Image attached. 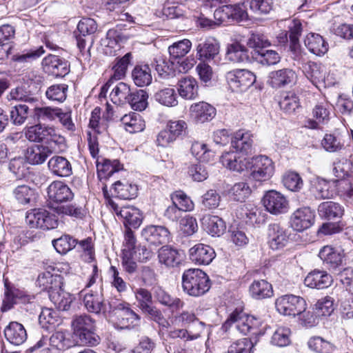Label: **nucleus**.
Here are the masks:
<instances>
[{"mask_svg":"<svg viewBox=\"0 0 353 353\" xmlns=\"http://www.w3.org/2000/svg\"><path fill=\"white\" fill-rule=\"evenodd\" d=\"M210 288V280L207 274L200 269L190 268L182 275L183 291L191 296L205 294Z\"/></svg>","mask_w":353,"mask_h":353,"instance_id":"f257e3e1","label":"nucleus"},{"mask_svg":"<svg viewBox=\"0 0 353 353\" xmlns=\"http://www.w3.org/2000/svg\"><path fill=\"white\" fill-rule=\"evenodd\" d=\"M234 325L236 329L244 335L250 334L257 336L263 335L265 333L264 327H260L262 326L261 321L254 316L246 314L241 310H236L232 312L223 327L228 330Z\"/></svg>","mask_w":353,"mask_h":353,"instance_id":"f03ea898","label":"nucleus"},{"mask_svg":"<svg viewBox=\"0 0 353 353\" xmlns=\"http://www.w3.org/2000/svg\"><path fill=\"white\" fill-rule=\"evenodd\" d=\"M80 296L88 312L95 314H105L112 312L111 305L106 303L104 299L102 286H99L95 290L85 288L81 291Z\"/></svg>","mask_w":353,"mask_h":353,"instance_id":"7ed1b4c3","label":"nucleus"},{"mask_svg":"<svg viewBox=\"0 0 353 353\" xmlns=\"http://www.w3.org/2000/svg\"><path fill=\"white\" fill-rule=\"evenodd\" d=\"M25 137L31 142H54L61 143L63 138L57 132L54 126L41 123L27 128L24 132Z\"/></svg>","mask_w":353,"mask_h":353,"instance_id":"20e7f679","label":"nucleus"},{"mask_svg":"<svg viewBox=\"0 0 353 353\" xmlns=\"http://www.w3.org/2000/svg\"><path fill=\"white\" fill-rule=\"evenodd\" d=\"M248 170L254 180L265 181L273 176L274 165L269 157L260 155L250 159Z\"/></svg>","mask_w":353,"mask_h":353,"instance_id":"39448f33","label":"nucleus"},{"mask_svg":"<svg viewBox=\"0 0 353 353\" xmlns=\"http://www.w3.org/2000/svg\"><path fill=\"white\" fill-rule=\"evenodd\" d=\"M276 310L281 314L295 316L301 314L307 308L305 300L294 294H285L276 299Z\"/></svg>","mask_w":353,"mask_h":353,"instance_id":"423d86ee","label":"nucleus"},{"mask_svg":"<svg viewBox=\"0 0 353 353\" xmlns=\"http://www.w3.org/2000/svg\"><path fill=\"white\" fill-rule=\"evenodd\" d=\"M249 6L245 5V0L241 3L234 5H225L214 11L215 19L219 23L225 21L226 19H232L236 21H243L248 19Z\"/></svg>","mask_w":353,"mask_h":353,"instance_id":"0eeeda50","label":"nucleus"},{"mask_svg":"<svg viewBox=\"0 0 353 353\" xmlns=\"http://www.w3.org/2000/svg\"><path fill=\"white\" fill-rule=\"evenodd\" d=\"M5 292L1 310L7 312L12 308L14 304L21 302L22 303H32L34 299L33 294H28L23 290L12 288L8 279H4Z\"/></svg>","mask_w":353,"mask_h":353,"instance_id":"6e6552de","label":"nucleus"},{"mask_svg":"<svg viewBox=\"0 0 353 353\" xmlns=\"http://www.w3.org/2000/svg\"><path fill=\"white\" fill-rule=\"evenodd\" d=\"M110 205L117 217L122 221L125 228L137 229L140 227L143 216L139 209L132 205L119 208L113 202Z\"/></svg>","mask_w":353,"mask_h":353,"instance_id":"1a4fd4ad","label":"nucleus"},{"mask_svg":"<svg viewBox=\"0 0 353 353\" xmlns=\"http://www.w3.org/2000/svg\"><path fill=\"white\" fill-rule=\"evenodd\" d=\"M226 79L230 88L236 92L246 91L256 81L255 75L252 72L244 69L228 72Z\"/></svg>","mask_w":353,"mask_h":353,"instance_id":"9d476101","label":"nucleus"},{"mask_svg":"<svg viewBox=\"0 0 353 353\" xmlns=\"http://www.w3.org/2000/svg\"><path fill=\"white\" fill-rule=\"evenodd\" d=\"M196 51L199 60L203 61H213L214 63L220 64V43L215 38L208 37L201 40L196 46Z\"/></svg>","mask_w":353,"mask_h":353,"instance_id":"9b49d317","label":"nucleus"},{"mask_svg":"<svg viewBox=\"0 0 353 353\" xmlns=\"http://www.w3.org/2000/svg\"><path fill=\"white\" fill-rule=\"evenodd\" d=\"M289 230L277 223H270L267 228L268 243L273 250H279L285 247L290 239Z\"/></svg>","mask_w":353,"mask_h":353,"instance_id":"f8f14e48","label":"nucleus"},{"mask_svg":"<svg viewBox=\"0 0 353 353\" xmlns=\"http://www.w3.org/2000/svg\"><path fill=\"white\" fill-rule=\"evenodd\" d=\"M141 236L149 245L154 246L169 243L171 239L170 232L167 228L154 225L145 227L141 230Z\"/></svg>","mask_w":353,"mask_h":353,"instance_id":"ddd939ff","label":"nucleus"},{"mask_svg":"<svg viewBox=\"0 0 353 353\" xmlns=\"http://www.w3.org/2000/svg\"><path fill=\"white\" fill-rule=\"evenodd\" d=\"M266 210L275 215L284 214L288 210V201L280 192L275 190L268 192L263 199Z\"/></svg>","mask_w":353,"mask_h":353,"instance_id":"4468645a","label":"nucleus"},{"mask_svg":"<svg viewBox=\"0 0 353 353\" xmlns=\"http://www.w3.org/2000/svg\"><path fill=\"white\" fill-rule=\"evenodd\" d=\"M42 65L46 72L56 77H63L70 72L68 61L57 55H48L43 59Z\"/></svg>","mask_w":353,"mask_h":353,"instance_id":"2eb2a0df","label":"nucleus"},{"mask_svg":"<svg viewBox=\"0 0 353 353\" xmlns=\"http://www.w3.org/2000/svg\"><path fill=\"white\" fill-rule=\"evenodd\" d=\"M152 290L157 302L166 307L172 314L179 312L185 305L181 299L171 295L161 286H154Z\"/></svg>","mask_w":353,"mask_h":353,"instance_id":"dca6fc26","label":"nucleus"},{"mask_svg":"<svg viewBox=\"0 0 353 353\" xmlns=\"http://www.w3.org/2000/svg\"><path fill=\"white\" fill-rule=\"evenodd\" d=\"M330 105L323 100L318 102L312 109L313 119H308L305 122V127L309 129H320L321 125L327 123L330 120Z\"/></svg>","mask_w":353,"mask_h":353,"instance_id":"f3484780","label":"nucleus"},{"mask_svg":"<svg viewBox=\"0 0 353 353\" xmlns=\"http://www.w3.org/2000/svg\"><path fill=\"white\" fill-rule=\"evenodd\" d=\"M315 218V212L309 207L297 209L292 215L290 224L296 231L301 232L311 227Z\"/></svg>","mask_w":353,"mask_h":353,"instance_id":"a211bd4d","label":"nucleus"},{"mask_svg":"<svg viewBox=\"0 0 353 353\" xmlns=\"http://www.w3.org/2000/svg\"><path fill=\"white\" fill-rule=\"evenodd\" d=\"M47 193L49 200L57 203L71 201L74 197L69 186L60 181L51 183L47 189Z\"/></svg>","mask_w":353,"mask_h":353,"instance_id":"6ab92c4d","label":"nucleus"},{"mask_svg":"<svg viewBox=\"0 0 353 353\" xmlns=\"http://www.w3.org/2000/svg\"><path fill=\"white\" fill-rule=\"evenodd\" d=\"M296 74L291 68L272 71L269 74L268 83L274 88L292 85L296 81Z\"/></svg>","mask_w":353,"mask_h":353,"instance_id":"aec40b11","label":"nucleus"},{"mask_svg":"<svg viewBox=\"0 0 353 353\" xmlns=\"http://www.w3.org/2000/svg\"><path fill=\"white\" fill-rule=\"evenodd\" d=\"M158 258L160 263L168 268H175L183 261L184 253L170 245H163L158 251Z\"/></svg>","mask_w":353,"mask_h":353,"instance_id":"412c9836","label":"nucleus"},{"mask_svg":"<svg viewBox=\"0 0 353 353\" xmlns=\"http://www.w3.org/2000/svg\"><path fill=\"white\" fill-rule=\"evenodd\" d=\"M54 271V267L50 265L46 268V271L41 273L37 278V285L42 290L48 292V294L52 291H56L61 287L62 278L60 275L52 273L50 271Z\"/></svg>","mask_w":353,"mask_h":353,"instance_id":"4be33fe9","label":"nucleus"},{"mask_svg":"<svg viewBox=\"0 0 353 353\" xmlns=\"http://www.w3.org/2000/svg\"><path fill=\"white\" fill-rule=\"evenodd\" d=\"M190 260L198 265H208L214 259L216 254L210 245L199 243L189 250Z\"/></svg>","mask_w":353,"mask_h":353,"instance_id":"5701e85b","label":"nucleus"},{"mask_svg":"<svg viewBox=\"0 0 353 353\" xmlns=\"http://www.w3.org/2000/svg\"><path fill=\"white\" fill-rule=\"evenodd\" d=\"M190 112L192 118L200 123L211 121L216 115L215 108L205 101L192 104Z\"/></svg>","mask_w":353,"mask_h":353,"instance_id":"b1692460","label":"nucleus"},{"mask_svg":"<svg viewBox=\"0 0 353 353\" xmlns=\"http://www.w3.org/2000/svg\"><path fill=\"white\" fill-rule=\"evenodd\" d=\"M221 161L230 170L241 172L244 170H248L250 159L237 152H228L221 156Z\"/></svg>","mask_w":353,"mask_h":353,"instance_id":"393cba45","label":"nucleus"},{"mask_svg":"<svg viewBox=\"0 0 353 353\" xmlns=\"http://www.w3.org/2000/svg\"><path fill=\"white\" fill-rule=\"evenodd\" d=\"M177 90L183 99L194 100L199 95V85L194 78L187 76L178 81Z\"/></svg>","mask_w":353,"mask_h":353,"instance_id":"a878e982","label":"nucleus"},{"mask_svg":"<svg viewBox=\"0 0 353 353\" xmlns=\"http://www.w3.org/2000/svg\"><path fill=\"white\" fill-rule=\"evenodd\" d=\"M6 340L12 345L19 346L27 339V333L23 325L18 322H11L4 330Z\"/></svg>","mask_w":353,"mask_h":353,"instance_id":"bb28decb","label":"nucleus"},{"mask_svg":"<svg viewBox=\"0 0 353 353\" xmlns=\"http://www.w3.org/2000/svg\"><path fill=\"white\" fill-rule=\"evenodd\" d=\"M117 310L120 311L119 323L123 328L134 329L141 325V316L128 305L120 303L117 306Z\"/></svg>","mask_w":353,"mask_h":353,"instance_id":"cd10ccee","label":"nucleus"},{"mask_svg":"<svg viewBox=\"0 0 353 353\" xmlns=\"http://www.w3.org/2000/svg\"><path fill=\"white\" fill-rule=\"evenodd\" d=\"M203 229L210 235L220 236L226 230L225 221L218 216L205 214L201 219Z\"/></svg>","mask_w":353,"mask_h":353,"instance_id":"c85d7f7f","label":"nucleus"},{"mask_svg":"<svg viewBox=\"0 0 353 353\" xmlns=\"http://www.w3.org/2000/svg\"><path fill=\"white\" fill-rule=\"evenodd\" d=\"M332 276L325 271L314 270L305 278L304 283L311 288L323 289L332 283Z\"/></svg>","mask_w":353,"mask_h":353,"instance_id":"c756f323","label":"nucleus"},{"mask_svg":"<svg viewBox=\"0 0 353 353\" xmlns=\"http://www.w3.org/2000/svg\"><path fill=\"white\" fill-rule=\"evenodd\" d=\"M52 150L47 145H35L27 149L26 159L32 165H41L52 155Z\"/></svg>","mask_w":353,"mask_h":353,"instance_id":"7c9ffc66","label":"nucleus"},{"mask_svg":"<svg viewBox=\"0 0 353 353\" xmlns=\"http://www.w3.org/2000/svg\"><path fill=\"white\" fill-rule=\"evenodd\" d=\"M48 165L50 172L58 176L67 177L72 174L71 163L63 157H52L49 160Z\"/></svg>","mask_w":353,"mask_h":353,"instance_id":"2f4dec72","label":"nucleus"},{"mask_svg":"<svg viewBox=\"0 0 353 353\" xmlns=\"http://www.w3.org/2000/svg\"><path fill=\"white\" fill-rule=\"evenodd\" d=\"M305 46L313 54L323 55L328 50V44L319 34L310 33L304 39Z\"/></svg>","mask_w":353,"mask_h":353,"instance_id":"473e14b6","label":"nucleus"},{"mask_svg":"<svg viewBox=\"0 0 353 353\" xmlns=\"http://www.w3.org/2000/svg\"><path fill=\"white\" fill-rule=\"evenodd\" d=\"M250 296L257 300L270 298L273 295L272 285L265 279L254 280L249 288Z\"/></svg>","mask_w":353,"mask_h":353,"instance_id":"72a5a7b5","label":"nucleus"},{"mask_svg":"<svg viewBox=\"0 0 353 353\" xmlns=\"http://www.w3.org/2000/svg\"><path fill=\"white\" fill-rule=\"evenodd\" d=\"M121 123L124 129L130 133L142 132L145 128V121L136 112L125 114L121 118Z\"/></svg>","mask_w":353,"mask_h":353,"instance_id":"f704fd0d","label":"nucleus"},{"mask_svg":"<svg viewBox=\"0 0 353 353\" xmlns=\"http://www.w3.org/2000/svg\"><path fill=\"white\" fill-rule=\"evenodd\" d=\"M226 58L234 63H248L250 61L248 50L239 42H234L228 46Z\"/></svg>","mask_w":353,"mask_h":353,"instance_id":"c9c22d12","label":"nucleus"},{"mask_svg":"<svg viewBox=\"0 0 353 353\" xmlns=\"http://www.w3.org/2000/svg\"><path fill=\"white\" fill-rule=\"evenodd\" d=\"M343 212V208L339 203L333 201L323 202L318 208L319 216L329 220L340 219Z\"/></svg>","mask_w":353,"mask_h":353,"instance_id":"e433bc0d","label":"nucleus"},{"mask_svg":"<svg viewBox=\"0 0 353 353\" xmlns=\"http://www.w3.org/2000/svg\"><path fill=\"white\" fill-rule=\"evenodd\" d=\"M49 299L54 306L61 311H68L74 299L72 296L64 291L61 287L59 290L50 292Z\"/></svg>","mask_w":353,"mask_h":353,"instance_id":"4c0bfd02","label":"nucleus"},{"mask_svg":"<svg viewBox=\"0 0 353 353\" xmlns=\"http://www.w3.org/2000/svg\"><path fill=\"white\" fill-rule=\"evenodd\" d=\"M252 134L248 131L240 130L234 133L231 139L232 145L236 150L243 152H248L252 145Z\"/></svg>","mask_w":353,"mask_h":353,"instance_id":"58836bf2","label":"nucleus"},{"mask_svg":"<svg viewBox=\"0 0 353 353\" xmlns=\"http://www.w3.org/2000/svg\"><path fill=\"white\" fill-rule=\"evenodd\" d=\"M132 59V55L130 52L125 54L121 58H116L112 68L113 73L110 75V78L115 81L123 79Z\"/></svg>","mask_w":353,"mask_h":353,"instance_id":"ea45409f","label":"nucleus"},{"mask_svg":"<svg viewBox=\"0 0 353 353\" xmlns=\"http://www.w3.org/2000/svg\"><path fill=\"white\" fill-rule=\"evenodd\" d=\"M134 83L139 87H143L152 83L151 70L148 65H136L132 71Z\"/></svg>","mask_w":353,"mask_h":353,"instance_id":"a19ab883","label":"nucleus"},{"mask_svg":"<svg viewBox=\"0 0 353 353\" xmlns=\"http://www.w3.org/2000/svg\"><path fill=\"white\" fill-rule=\"evenodd\" d=\"M155 70L163 79H169L176 75V69L174 59L159 57L155 59Z\"/></svg>","mask_w":353,"mask_h":353,"instance_id":"79ce46f5","label":"nucleus"},{"mask_svg":"<svg viewBox=\"0 0 353 353\" xmlns=\"http://www.w3.org/2000/svg\"><path fill=\"white\" fill-rule=\"evenodd\" d=\"M319 256L324 263L330 264L332 268H336L342 263V254L331 246L326 245L322 248Z\"/></svg>","mask_w":353,"mask_h":353,"instance_id":"37998d69","label":"nucleus"},{"mask_svg":"<svg viewBox=\"0 0 353 353\" xmlns=\"http://www.w3.org/2000/svg\"><path fill=\"white\" fill-rule=\"evenodd\" d=\"M311 192L316 199H328L334 196V190L330 182L323 179H317L312 185Z\"/></svg>","mask_w":353,"mask_h":353,"instance_id":"c03bdc74","label":"nucleus"},{"mask_svg":"<svg viewBox=\"0 0 353 353\" xmlns=\"http://www.w3.org/2000/svg\"><path fill=\"white\" fill-rule=\"evenodd\" d=\"M114 196L121 199H132L137 196L138 188L136 185L125 183L120 181H116L113 184Z\"/></svg>","mask_w":353,"mask_h":353,"instance_id":"a18cd8bd","label":"nucleus"},{"mask_svg":"<svg viewBox=\"0 0 353 353\" xmlns=\"http://www.w3.org/2000/svg\"><path fill=\"white\" fill-rule=\"evenodd\" d=\"M132 90L130 86L123 82H119L112 90L110 97L114 104L123 105L128 101Z\"/></svg>","mask_w":353,"mask_h":353,"instance_id":"49530a36","label":"nucleus"},{"mask_svg":"<svg viewBox=\"0 0 353 353\" xmlns=\"http://www.w3.org/2000/svg\"><path fill=\"white\" fill-rule=\"evenodd\" d=\"M33 112L32 106L27 104H19L14 106L10 110V119L14 125H21L28 119L31 112Z\"/></svg>","mask_w":353,"mask_h":353,"instance_id":"de8ad7c7","label":"nucleus"},{"mask_svg":"<svg viewBox=\"0 0 353 353\" xmlns=\"http://www.w3.org/2000/svg\"><path fill=\"white\" fill-rule=\"evenodd\" d=\"M154 99L160 104L167 107H174L178 104L177 94L173 88L159 90L155 93Z\"/></svg>","mask_w":353,"mask_h":353,"instance_id":"09e8293b","label":"nucleus"},{"mask_svg":"<svg viewBox=\"0 0 353 353\" xmlns=\"http://www.w3.org/2000/svg\"><path fill=\"white\" fill-rule=\"evenodd\" d=\"M148 94L143 90L132 91L129 97L128 104L136 111H143L148 106Z\"/></svg>","mask_w":353,"mask_h":353,"instance_id":"8fccbe9b","label":"nucleus"},{"mask_svg":"<svg viewBox=\"0 0 353 353\" xmlns=\"http://www.w3.org/2000/svg\"><path fill=\"white\" fill-rule=\"evenodd\" d=\"M72 325L75 335L86 330H95V321L88 314L76 316L72 320Z\"/></svg>","mask_w":353,"mask_h":353,"instance_id":"3c124183","label":"nucleus"},{"mask_svg":"<svg viewBox=\"0 0 353 353\" xmlns=\"http://www.w3.org/2000/svg\"><path fill=\"white\" fill-rule=\"evenodd\" d=\"M191 47V41L185 39L170 46L168 52L171 59L176 60L184 57L190 52Z\"/></svg>","mask_w":353,"mask_h":353,"instance_id":"603ef678","label":"nucleus"},{"mask_svg":"<svg viewBox=\"0 0 353 353\" xmlns=\"http://www.w3.org/2000/svg\"><path fill=\"white\" fill-rule=\"evenodd\" d=\"M68 90L66 84H54L47 89L46 96L50 101L62 103L66 99Z\"/></svg>","mask_w":353,"mask_h":353,"instance_id":"864d4df0","label":"nucleus"},{"mask_svg":"<svg viewBox=\"0 0 353 353\" xmlns=\"http://www.w3.org/2000/svg\"><path fill=\"white\" fill-rule=\"evenodd\" d=\"M352 168V164L350 161L345 158H338L333 163L332 172L334 176L339 178L340 181H343V179L349 175Z\"/></svg>","mask_w":353,"mask_h":353,"instance_id":"5fc2aeb1","label":"nucleus"},{"mask_svg":"<svg viewBox=\"0 0 353 353\" xmlns=\"http://www.w3.org/2000/svg\"><path fill=\"white\" fill-rule=\"evenodd\" d=\"M302 70L305 77L314 85L324 79L320 67L314 62L309 61L303 64Z\"/></svg>","mask_w":353,"mask_h":353,"instance_id":"6e6d98bb","label":"nucleus"},{"mask_svg":"<svg viewBox=\"0 0 353 353\" xmlns=\"http://www.w3.org/2000/svg\"><path fill=\"white\" fill-rule=\"evenodd\" d=\"M172 202L182 212L191 211L194 208L192 201L184 192L176 191L170 195Z\"/></svg>","mask_w":353,"mask_h":353,"instance_id":"4d7b16f0","label":"nucleus"},{"mask_svg":"<svg viewBox=\"0 0 353 353\" xmlns=\"http://www.w3.org/2000/svg\"><path fill=\"white\" fill-rule=\"evenodd\" d=\"M322 148L327 152H339L343 148L340 138L334 134H325L321 140Z\"/></svg>","mask_w":353,"mask_h":353,"instance_id":"13d9d810","label":"nucleus"},{"mask_svg":"<svg viewBox=\"0 0 353 353\" xmlns=\"http://www.w3.org/2000/svg\"><path fill=\"white\" fill-rule=\"evenodd\" d=\"M279 104L281 109L287 113L294 112L300 106L298 97L291 92L285 93Z\"/></svg>","mask_w":353,"mask_h":353,"instance_id":"bf43d9fd","label":"nucleus"},{"mask_svg":"<svg viewBox=\"0 0 353 353\" xmlns=\"http://www.w3.org/2000/svg\"><path fill=\"white\" fill-rule=\"evenodd\" d=\"M291 331L286 327H279L274 332L272 339V344L279 347H285L290 345Z\"/></svg>","mask_w":353,"mask_h":353,"instance_id":"052dcab7","label":"nucleus"},{"mask_svg":"<svg viewBox=\"0 0 353 353\" xmlns=\"http://www.w3.org/2000/svg\"><path fill=\"white\" fill-rule=\"evenodd\" d=\"M251 194L250 186L245 182L236 183L229 190L230 196L236 201H244Z\"/></svg>","mask_w":353,"mask_h":353,"instance_id":"680f3d73","label":"nucleus"},{"mask_svg":"<svg viewBox=\"0 0 353 353\" xmlns=\"http://www.w3.org/2000/svg\"><path fill=\"white\" fill-rule=\"evenodd\" d=\"M34 118L37 120H50L53 121L57 118L60 108L47 107H37L34 104L32 106Z\"/></svg>","mask_w":353,"mask_h":353,"instance_id":"e2e57ef3","label":"nucleus"},{"mask_svg":"<svg viewBox=\"0 0 353 353\" xmlns=\"http://www.w3.org/2000/svg\"><path fill=\"white\" fill-rule=\"evenodd\" d=\"M55 250L60 254H64L75 248L77 241L69 235H63L52 241Z\"/></svg>","mask_w":353,"mask_h":353,"instance_id":"0e129e2a","label":"nucleus"},{"mask_svg":"<svg viewBox=\"0 0 353 353\" xmlns=\"http://www.w3.org/2000/svg\"><path fill=\"white\" fill-rule=\"evenodd\" d=\"M245 5L249 6L250 12L258 15L266 14L272 9L269 0H245Z\"/></svg>","mask_w":353,"mask_h":353,"instance_id":"69168bd1","label":"nucleus"},{"mask_svg":"<svg viewBox=\"0 0 353 353\" xmlns=\"http://www.w3.org/2000/svg\"><path fill=\"white\" fill-rule=\"evenodd\" d=\"M191 152L196 159L203 162L210 161L213 157V152L208 149L207 145L199 141H195L192 143Z\"/></svg>","mask_w":353,"mask_h":353,"instance_id":"338daca9","label":"nucleus"},{"mask_svg":"<svg viewBox=\"0 0 353 353\" xmlns=\"http://www.w3.org/2000/svg\"><path fill=\"white\" fill-rule=\"evenodd\" d=\"M307 345L309 348L317 353H330L332 351V345L320 336L311 337Z\"/></svg>","mask_w":353,"mask_h":353,"instance_id":"774afa93","label":"nucleus"}]
</instances>
